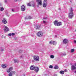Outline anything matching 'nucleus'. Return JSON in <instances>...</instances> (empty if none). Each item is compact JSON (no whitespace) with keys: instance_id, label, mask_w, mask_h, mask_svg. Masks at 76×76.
Returning <instances> with one entry per match:
<instances>
[{"instance_id":"f257e3e1","label":"nucleus","mask_w":76,"mask_h":76,"mask_svg":"<svg viewBox=\"0 0 76 76\" xmlns=\"http://www.w3.org/2000/svg\"><path fill=\"white\" fill-rule=\"evenodd\" d=\"M69 14L68 17L70 19H72V17H73V15H74V14H73V11L72 8H71L69 9Z\"/></svg>"},{"instance_id":"f03ea898","label":"nucleus","mask_w":76,"mask_h":76,"mask_svg":"<svg viewBox=\"0 0 76 76\" xmlns=\"http://www.w3.org/2000/svg\"><path fill=\"white\" fill-rule=\"evenodd\" d=\"M34 59L35 61H38L39 60V56H33Z\"/></svg>"},{"instance_id":"7ed1b4c3","label":"nucleus","mask_w":76,"mask_h":76,"mask_svg":"<svg viewBox=\"0 0 76 76\" xmlns=\"http://www.w3.org/2000/svg\"><path fill=\"white\" fill-rule=\"evenodd\" d=\"M37 35L39 37H41L43 36V33L42 31H39L37 33Z\"/></svg>"},{"instance_id":"20e7f679","label":"nucleus","mask_w":76,"mask_h":76,"mask_svg":"<svg viewBox=\"0 0 76 76\" xmlns=\"http://www.w3.org/2000/svg\"><path fill=\"white\" fill-rule=\"evenodd\" d=\"M36 2L37 3L38 5L42 6V1L41 0H36Z\"/></svg>"},{"instance_id":"39448f33","label":"nucleus","mask_w":76,"mask_h":76,"mask_svg":"<svg viewBox=\"0 0 76 76\" xmlns=\"http://www.w3.org/2000/svg\"><path fill=\"white\" fill-rule=\"evenodd\" d=\"M49 44H53V45H56V44H57V42L56 41H50L49 42Z\"/></svg>"},{"instance_id":"423d86ee","label":"nucleus","mask_w":76,"mask_h":76,"mask_svg":"<svg viewBox=\"0 0 76 76\" xmlns=\"http://www.w3.org/2000/svg\"><path fill=\"white\" fill-rule=\"evenodd\" d=\"M4 31L6 32H8V31H9V29L8 28V27L7 26H4Z\"/></svg>"},{"instance_id":"0eeeda50","label":"nucleus","mask_w":76,"mask_h":76,"mask_svg":"<svg viewBox=\"0 0 76 76\" xmlns=\"http://www.w3.org/2000/svg\"><path fill=\"white\" fill-rule=\"evenodd\" d=\"M16 73V72L15 71H12L9 74V76H12V75H15Z\"/></svg>"},{"instance_id":"6e6552de","label":"nucleus","mask_w":76,"mask_h":76,"mask_svg":"<svg viewBox=\"0 0 76 76\" xmlns=\"http://www.w3.org/2000/svg\"><path fill=\"white\" fill-rule=\"evenodd\" d=\"M21 10L22 11H25V6L24 5L21 6Z\"/></svg>"},{"instance_id":"1a4fd4ad","label":"nucleus","mask_w":76,"mask_h":76,"mask_svg":"<svg viewBox=\"0 0 76 76\" xmlns=\"http://www.w3.org/2000/svg\"><path fill=\"white\" fill-rule=\"evenodd\" d=\"M2 22L4 24H6L7 23V20L5 19V18H4L3 20H2Z\"/></svg>"},{"instance_id":"9d476101","label":"nucleus","mask_w":76,"mask_h":76,"mask_svg":"<svg viewBox=\"0 0 76 76\" xmlns=\"http://www.w3.org/2000/svg\"><path fill=\"white\" fill-rule=\"evenodd\" d=\"M71 69L72 70H76V67L74 65H72L71 66Z\"/></svg>"},{"instance_id":"9b49d317","label":"nucleus","mask_w":76,"mask_h":76,"mask_svg":"<svg viewBox=\"0 0 76 76\" xmlns=\"http://www.w3.org/2000/svg\"><path fill=\"white\" fill-rule=\"evenodd\" d=\"M30 69L31 70H33L35 69V66L34 65L31 66L30 68Z\"/></svg>"},{"instance_id":"f8f14e48","label":"nucleus","mask_w":76,"mask_h":76,"mask_svg":"<svg viewBox=\"0 0 76 76\" xmlns=\"http://www.w3.org/2000/svg\"><path fill=\"white\" fill-rule=\"evenodd\" d=\"M34 69H35V71L36 73L38 72L39 71V68H38V67H35V66Z\"/></svg>"},{"instance_id":"ddd939ff","label":"nucleus","mask_w":76,"mask_h":76,"mask_svg":"<svg viewBox=\"0 0 76 76\" xmlns=\"http://www.w3.org/2000/svg\"><path fill=\"white\" fill-rule=\"evenodd\" d=\"M63 42L65 44L68 42V40L66 39H64L63 40Z\"/></svg>"},{"instance_id":"4468645a","label":"nucleus","mask_w":76,"mask_h":76,"mask_svg":"<svg viewBox=\"0 0 76 76\" xmlns=\"http://www.w3.org/2000/svg\"><path fill=\"white\" fill-rule=\"evenodd\" d=\"M12 69H13V68L12 67H10L8 70L7 71V72H8V73L10 72L12 70Z\"/></svg>"},{"instance_id":"2eb2a0df","label":"nucleus","mask_w":76,"mask_h":76,"mask_svg":"<svg viewBox=\"0 0 76 76\" xmlns=\"http://www.w3.org/2000/svg\"><path fill=\"white\" fill-rule=\"evenodd\" d=\"M58 23V21H57V20H56L54 21V25H55V26H57Z\"/></svg>"},{"instance_id":"dca6fc26","label":"nucleus","mask_w":76,"mask_h":76,"mask_svg":"<svg viewBox=\"0 0 76 76\" xmlns=\"http://www.w3.org/2000/svg\"><path fill=\"white\" fill-rule=\"evenodd\" d=\"M1 67L3 68V69H5L7 67V65L5 64H2L1 65Z\"/></svg>"},{"instance_id":"f3484780","label":"nucleus","mask_w":76,"mask_h":76,"mask_svg":"<svg viewBox=\"0 0 76 76\" xmlns=\"http://www.w3.org/2000/svg\"><path fill=\"white\" fill-rule=\"evenodd\" d=\"M47 6V4L46 3H43V6L44 7H46Z\"/></svg>"},{"instance_id":"a211bd4d","label":"nucleus","mask_w":76,"mask_h":76,"mask_svg":"<svg viewBox=\"0 0 76 76\" xmlns=\"http://www.w3.org/2000/svg\"><path fill=\"white\" fill-rule=\"evenodd\" d=\"M60 25H61V22H58L57 24V26H60Z\"/></svg>"},{"instance_id":"6ab92c4d","label":"nucleus","mask_w":76,"mask_h":76,"mask_svg":"<svg viewBox=\"0 0 76 76\" xmlns=\"http://www.w3.org/2000/svg\"><path fill=\"white\" fill-rule=\"evenodd\" d=\"M59 73L60 74H61V75H64V72L63 71H61Z\"/></svg>"},{"instance_id":"aec40b11","label":"nucleus","mask_w":76,"mask_h":76,"mask_svg":"<svg viewBox=\"0 0 76 76\" xmlns=\"http://www.w3.org/2000/svg\"><path fill=\"white\" fill-rule=\"evenodd\" d=\"M40 28V26L38 25L36 27V29H39Z\"/></svg>"},{"instance_id":"412c9836","label":"nucleus","mask_w":76,"mask_h":76,"mask_svg":"<svg viewBox=\"0 0 76 76\" xmlns=\"http://www.w3.org/2000/svg\"><path fill=\"white\" fill-rule=\"evenodd\" d=\"M54 69H58V66L57 65L55 66L54 67Z\"/></svg>"},{"instance_id":"4be33fe9","label":"nucleus","mask_w":76,"mask_h":76,"mask_svg":"<svg viewBox=\"0 0 76 76\" xmlns=\"http://www.w3.org/2000/svg\"><path fill=\"white\" fill-rule=\"evenodd\" d=\"M27 6H31V2L28 3L27 4Z\"/></svg>"},{"instance_id":"5701e85b","label":"nucleus","mask_w":76,"mask_h":76,"mask_svg":"<svg viewBox=\"0 0 76 76\" xmlns=\"http://www.w3.org/2000/svg\"><path fill=\"white\" fill-rule=\"evenodd\" d=\"M35 2H32V5L33 7H35Z\"/></svg>"},{"instance_id":"b1692460","label":"nucleus","mask_w":76,"mask_h":76,"mask_svg":"<svg viewBox=\"0 0 76 76\" xmlns=\"http://www.w3.org/2000/svg\"><path fill=\"white\" fill-rule=\"evenodd\" d=\"M0 10L1 11H3V10H4V8L3 7H1L0 8Z\"/></svg>"},{"instance_id":"393cba45","label":"nucleus","mask_w":76,"mask_h":76,"mask_svg":"<svg viewBox=\"0 0 76 76\" xmlns=\"http://www.w3.org/2000/svg\"><path fill=\"white\" fill-rule=\"evenodd\" d=\"M54 55H50V58H54Z\"/></svg>"},{"instance_id":"a878e982","label":"nucleus","mask_w":76,"mask_h":76,"mask_svg":"<svg viewBox=\"0 0 76 76\" xmlns=\"http://www.w3.org/2000/svg\"><path fill=\"white\" fill-rule=\"evenodd\" d=\"M14 63H18V60H17V59H14Z\"/></svg>"},{"instance_id":"bb28decb","label":"nucleus","mask_w":76,"mask_h":76,"mask_svg":"<svg viewBox=\"0 0 76 76\" xmlns=\"http://www.w3.org/2000/svg\"><path fill=\"white\" fill-rule=\"evenodd\" d=\"M43 3L47 4V0H44Z\"/></svg>"},{"instance_id":"cd10ccee","label":"nucleus","mask_w":76,"mask_h":76,"mask_svg":"<svg viewBox=\"0 0 76 76\" xmlns=\"http://www.w3.org/2000/svg\"><path fill=\"white\" fill-rule=\"evenodd\" d=\"M75 51V50H74V49H71V53H73Z\"/></svg>"},{"instance_id":"c85d7f7f","label":"nucleus","mask_w":76,"mask_h":76,"mask_svg":"<svg viewBox=\"0 0 76 76\" xmlns=\"http://www.w3.org/2000/svg\"><path fill=\"white\" fill-rule=\"evenodd\" d=\"M8 35L9 37H11L12 36V34H11V33H10L8 34Z\"/></svg>"},{"instance_id":"c756f323","label":"nucleus","mask_w":76,"mask_h":76,"mask_svg":"<svg viewBox=\"0 0 76 76\" xmlns=\"http://www.w3.org/2000/svg\"><path fill=\"white\" fill-rule=\"evenodd\" d=\"M53 66L52 65H50L49 66V68H50V69H52V68H53Z\"/></svg>"},{"instance_id":"7c9ffc66","label":"nucleus","mask_w":76,"mask_h":76,"mask_svg":"<svg viewBox=\"0 0 76 76\" xmlns=\"http://www.w3.org/2000/svg\"><path fill=\"white\" fill-rule=\"evenodd\" d=\"M43 22L44 24H46V23H47V22H46V21H43Z\"/></svg>"},{"instance_id":"2f4dec72","label":"nucleus","mask_w":76,"mask_h":76,"mask_svg":"<svg viewBox=\"0 0 76 76\" xmlns=\"http://www.w3.org/2000/svg\"><path fill=\"white\" fill-rule=\"evenodd\" d=\"M15 33H12L11 34V35H12V36H13V35H15Z\"/></svg>"},{"instance_id":"473e14b6","label":"nucleus","mask_w":76,"mask_h":76,"mask_svg":"<svg viewBox=\"0 0 76 76\" xmlns=\"http://www.w3.org/2000/svg\"><path fill=\"white\" fill-rule=\"evenodd\" d=\"M28 19H32V17H31V16H29V17H28Z\"/></svg>"},{"instance_id":"72a5a7b5","label":"nucleus","mask_w":76,"mask_h":76,"mask_svg":"<svg viewBox=\"0 0 76 76\" xmlns=\"http://www.w3.org/2000/svg\"><path fill=\"white\" fill-rule=\"evenodd\" d=\"M64 72H67V69H65L64 70Z\"/></svg>"},{"instance_id":"f704fd0d","label":"nucleus","mask_w":76,"mask_h":76,"mask_svg":"<svg viewBox=\"0 0 76 76\" xmlns=\"http://www.w3.org/2000/svg\"><path fill=\"white\" fill-rule=\"evenodd\" d=\"M54 76H57V75L56 74H54Z\"/></svg>"},{"instance_id":"c9c22d12","label":"nucleus","mask_w":76,"mask_h":76,"mask_svg":"<svg viewBox=\"0 0 76 76\" xmlns=\"http://www.w3.org/2000/svg\"><path fill=\"white\" fill-rule=\"evenodd\" d=\"M19 0H14V1L16 2V1H19Z\"/></svg>"},{"instance_id":"e433bc0d","label":"nucleus","mask_w":76,"mask_h":76,"mask_svg":"<svg viewBox=\"0 0 76 76\" xmlns=\"http://www.w3.org/2000/svg\"><path fill=\"white\" fill-rule=\"evenodd\" d=\"M43 19L44 20V19H47V18H43Z\"/></svg>"},{"instance_id":"4c0bfd02","label":"nucleus","mask_w":76,"mask_h":76,"mask_svg":"<svg viewBox=\"0 0 76 76\" xmlns=\"http://www.w3.org/2000/svg\"><path fill=\"white\" fill-rule=\"evenodd\" d=\"M5 3H7V0H5Z\"/></svg>"},{"instance_id":"58836bf2","label":"nucleus","mask_w":76,"mask_h":76,"mask_svg":"<svg viewBox=\"0 0 76 76\" xmlns=\"http://www.w3.org/2000/svg\"><path fill=\"white\" fill-rule=\"evenodd\" d=\"M74 42H75V43H76V40H74Z\"/></svg>"},{"instance_id":"ea45409f","label":"nucleus","mask_w":76,"mask_h":76,"mask_svg":"<svg viewBox=\"0 0 76 76\" xmlns=\"http://www.w3.org/2000/svg\"><path fill=\"white\" fill-rule=\"evenodd\" d=\"M12 12H14V10H13V9H12Z\"/></svg>"},{"instance_id":"a19ab883","label":"nucleus","mask_w":76,"mask_h":76,"mask_svg":"<svg viewBox=\"0 0 76 76\" xmlns=\"http://www.w3.org/2000/svg\"><path fill=\"white\" fill-rule=\"evenodd\" d=\"M22 51H19V52H20V53H22Z\"/></svg>"},{"instance_id":"79ce46f5","label":"nucleus","mask_w":76,"mask_h":76,"mask_svg":"<svg viewBox=\"0 0 76 76\" xmlns=\"http://www.w3.org/2000/svg\"><path fill=\"white\" fill-rule=\"evenodd\" d=\"M1 51H3V49H1Z\"/></svg>"},{"instance_id":"37998d69","label":"nucleus","mask_w":76,"mask_h":76,"mask_svg":"<svg viewBox=\"0 0 76 76\" xmlns=\"http://www.w3.org/2000/svg\"><path fill=\"white\" fill-rule=\"evenodd\" d=\"M55 37H57V36L55 35Z\"/></svg>"},{"instance_id":"c03bdc74","label":"nucleus","mask_w":76,"mask_h":76,"mask_svg":"<svg viewBox=\"0 0 76 76\" xmlns=\"http://www.w3.org/2000/svg\"><path fill=\"white\" fill-rule=\"evenodd\" d=\"M75 66H76V63L75 64Z\"/></svg>"},{"instance_id":"a18cd8bd","label":"nucleus","mask_w":76,"mask_h":76,"mask_svg":"<svg viewBox=\"0 0 76 76\" xmlns=\"http://www.w3.org/2000/svg\"><path fill=\"white\" fill-rule=\"evenodd\" d=\"M21 57H22V56H21Z\"/></svg>"}]
</instances>
